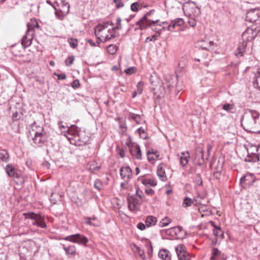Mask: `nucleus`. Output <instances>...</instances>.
<instances>
[{"instance_id":"nucleus-57","label":"nucleus","mask_w":260,"mask_h":260,"mask_svg":"<svg viewBox=\"0 0 260 260\" xmlns=\"http://www.w3.org/2000/svg\"><path fill=\"white\" fill-rule=\"evenodd\" d=\"M196 182L199 185H202L203 182L201 176L200 174H197L196 175Z\"/></svg>"},{"instance_id":"nucleus-64","label":"nucleus","mask_w":260,"mask_h":260,"mask_svg":"<svg viewBox=\"0 0 260 260\" xmlns=\"http://www.w3.org/2000/svg\"><path fill=\"white\" fill-rule=\"evenodd\" d=\"M98 25H102V26H106V28H107L108 27V26L109 25H111V26H113L114 25V23L112 22V21H107V22H104L102 23H100Z\"/></svg>"},{"instance_id":"nucleus-35","label":"nucleus","mask_w":260,"mask_h":260,"mask_svg":"<svg viewBox=\"0 0 260 260\" xmlns=\"http://www.w3.org/2000/svg\"><path fill=\"white\" fill-rule=\"evenodd\" d=\"M259 160V156L257 154L254 153L249 154L248 153L246 157L245 158V161L249 162H254Z\"/></svg>"},{"instance_id":"nucleus-37","label":"nucleus","mask_w":260,"mask_h":260,"mask_svg":"<svg viewBox=\"0 0 260 260\" xmlns=\"http://www.w3.org/2000/svg\"><path fill=\"white\" fill-rule=\"evenodd\" d=\"M81 130V128L78 127L75 125H72L68 128V134L73 136L74 138L75 139L76 136L78 135V132Z\"/></svg>"},{"instance_id":"nucleus-60","label":"nucleus","mask_w":260,"mask_h":260,"mask_svg":"<svg viewBox=\"0 0 260 260\" xmlns=\"http://www.w3.org/2000/svg\"><path fill=\"white\" fill-rule=\"evenodd\" d=\"M39 126H41L38 125L37 124V123L35 121L33 123H32L31 125L32 131L35 132V133L36 132H37V131H39Z\"/></svg>"},{"instance_id":"nucleus-46","label":"nucleus","mask_w":260,"mask_h":260,"mask_svg":"<svg viewBox=\"0 0 260 260\" xmlns=\"http://www.w3.org/2000/svg\"><path fill=\"white\" fill-rule=\"evenodd\" d=\"M171 220L168 217L166 216L159 223V226L160 227H165L169 225L171 222Z\"/></svg>"},{"instance_id":"nucleus-47","label":"nucleus","mask_w":260,"mask_h":260,"mask_svg":"<svg viewBox=\"0 0 260 260\" xmlns=\"http://www.w3.org/2000/svg\"><path fill=\"white\" fill-rule=\"evenodd\" d=\"M234 108H235L234 104L225 103L222 105V109L224 110H225L227 112H231V113H232V110H233L234 109Z\"/></svg>"},{"instance_id":"nucleus-36","label":"nucleus","mask_w":260,"mask_h":260,"mask_svg":"<svg viewBox=\"0 0 260 260\" xmlns=\"http://www.w3.org/2000/svg\"><path fill=\"white\" fill-rule=\"evenodd\" d=\"M87 166L88 167V170L92 173H94L101 168V166H99L98 163L94 161L89 162Z\"/></svg>"},{"instance_id":"nucleus-52","label":"nucleus","mask_w":260,"mask_h":260,"mask_svg":"<svg viewBox=\"0 0 260 260\" xmlns=\"http://www.w3.org/2000/svg\"><path fill=\"white\" fill-rule=\"evenodd\" d=\"M140 7V4L138 2H135L132 4L131 6V9L133 12H138Z\"/></svg>"},{"instance_id":"nucleus-4","label":"nucleus","mask_w":260,"mask_h":260,"mask_svg":"<svg viewBox=\"0 0 260 260\" xmlns=\"http://www.w3.org/2000/svg\"><path fill=\"white\" fill-rule=\"evenodd\" d=\"M94 34L103 39V42H106L115 37V33L112 28L107 29L106 26L98 25L94 27Z\"/></svg>"},{"instance_id":"nucleus-21","label":"nucleus","mask_w":260,"mask_h":260,"mask_svg":"<svg viewBox=\"0 0 260 260\" xmlns=\"http://www.w3.org/2000/svg\"><path fill=\"white\" fill-rule=\"evenodd\" d=\"M247 46V43L245 41L240 42L238 47L235 51V54L237 57H241L244 55Z\"/></svg>"},{"instance_id":"nucleus-3","label":"nucleus","mask_w":260,"mask_h":260,"mask_svg":"<svg viewBox=\"0 0 260 260\" xmlns=\"http://www.w3.org/2000/svg\"><path fill=\"white\" fill-rule=\"evenodd\" d=\"M56 4L54 7L55 17L62 21L70 12V5L66 0H56Z\"/></svg>"},{"instance_id":"nucleus-33","label":"nucleus","mask_w":260,"mask_h":260,"mask_svg":"<svg viewBox=\"0 0 260 260\" xmlns=\"http://www.w3.org/2000/svg\"><path fill=\"white\" fill-rule=\"evenodd\" d=\"M142 183L145 186H155L157 185V181L154 179L151 178H139Z\"/></svg>"},{"instance_id":"nucleus-62","label":"nucleus","mask_w":260,"mask_h":260,"mask_svg":"<svg viewBox=\"0 0 260 260\" xmlns=\"http://www.w3.org/2000/svg\"><path fill=\"white\" fill-rule=\"evenodd\" d=\"M137 227L138 229L141 231H143L146 229V224H144L142 222H139L137 224Z\"/></svg>"},{"instance_id":"nucleus-12","label":"nucleus","mask_w":260,"mask_h":260,"mask_svg":"<svg viewBox=\"0 0 260 260\" xmlns=\"http://www.w3.org/2000/svg\"><path fill=\"white\" fill-rule=\"evenodd\" d=\"M175 250L179 260H190V255L183 244L178 245L175 248Z\"/></svg>"},{"instance_id":"nucleus-23","label":"nucleus","mask_w":260,"mask_h":260,"mask_svg":"<svg viewBox=\"0 0 260 260\" xmlns=\"http://www.w3.org/2000/svg\"><path fill=\"white\" fill-rule=\"evenodd\" d=\"M84 219L85 220L84 223L86 224L93 226H98L100 225V221L95 216H93L92 217H85Z\"/></svg>"},{"instance_id":"nucleus-49","label":"nucleus","mask_w":260,"mask_h":260,"mask_svg":"<svg viewBox=\"0 0 260 260\" xmlns=\"http://www.w3.org/2000/svg\"><path fill=\"white\" fill-rule=\"evenodd\" d=\"M121 18L120 17H117L116 18V26L115 27H113L112 28V29L113 31V32H115V31L116 30H119V29H121L122 27H121Z\"/></svg>"},{"instance_id":"nucleus-14","label":"nucleus","mask_w":260,"mask_h":260,"mask_svg":"<svg viewBox=\"0 0 260 260\" xmlns=\"http://www.w3.org/2000/svg\"><path fill=\"white\" fill-rule=\"evenodd\" d=\"M257 35L255 28H247L242 34V38L246 42H250L254 39Z\"/></svg>"},{"instance_id":"nucleus-22","label":"nucleus","mask_w":260,"mask_h":260,"mask_svg":"<svg viewBox=\"0 0 260 260\" xmlns=\"http://www.w3.org/2000/svg\"><path fill=\"white\" fill-rule=\"evenodd\" d=\"M177 78L174 76H169L166 78V86L169 91H171L176 85Z\"/></svg>"},{"instance_id":"nucleus-25","label":"nucleus","mask_w":260,"mask_h":260,"mask_svg":"<svg viewBox=\"0 0 260 260\" xmlns=\"http://www.w3.org/2000/svg\"><path fill=\"white\" fill-rule=\"evenodd\" d=\"M163 164H160L157 168V175L160 180L162 181H166L167 180V177L166 175Z\"/></svg>"},{"instance_id":"nucleus-40","label":"nucleus","mask_w":260,"mask_h":260,"mask_svg":"<svg viewBox=\"0 0 260 260\" xmlns=\"http://www.w3.org/2000/svg\"><path fill=\"white\" fill-rule=\"evenodd\" d=\"M63 249L67 254L75 255L76 253V247L74 245H70L68 247L63 246Z\"/></svg>"},{"instance_id":"nucleus-2","label":"nucleus","mask_w":260,"mask_h":260,"mask_svg":"<svg viewBox=\"0 0 260 260\" xmlns=\"http://www.w3.org/2000/svg\"><path fill=\"white\" fill-rule=\"evenodd\" d=\"M154 10H150L146 13L139 20L137 21L136 25L137 27L135 28V30L137 29L144 30L146 29L148 27L152 26V30L156 31L157 34V36H159L161 31L162 30H165L166 28L165 26H162L161 29H157L156 28L154 27L155 26V24L158 22L159 20H151L149 19L148 17L154 12Z\"/></svg>"},{"instance_id":"nucleus-43","label":"nucleus","mask_w":260,"mask_h":260,"mask_svg":"<svg viewBox=\"0 0 260 260\" xmlns=\"http://www.w3.org/2000/svg\"><path fill=\"white\" fill-rule=\"evenodd\" d=\"M68 42L70 47L73 49L76 48L78 45V41L76 38H70L68 40Z\"/></svg>"},{"instance_id":"nucleus-17","label":"nucleus","mask_w":260,"mask_h":260,"mask_svg":"<svg viewBox=\"0 0 260 260\" xmlns=\"http://www.w3.org/2000/svg\"><path fill=\"white\" fill-rule=\"evenodd\" d=\"M75 140L80 143L79 145H85L89 143L90 138L86 135L85 131L81 130L76 136Z\"/></svg>"},{"instance_id":"nucleus-32","label":"nucleus","mask_w":260,"mask_h":260,"mask_svg":"<svg viewBox=\"0 0 260 260\" xmlns=\"http://www.w3.org/2000/svg\"><path fill=\"white\" fill-rule=\"evenodd\" d=\"M157 219L155 217L152 215H148L146 217L145 223L147 228L154 226L157 223Z\"/></svg>"},{"instance_id":"nucleus-58","label":"nucleus","mask_w":260,"mask_h":260,"mask_svg":"<svg viewBox=\"0 0 260 260\" xmlns=\"http://www.w3.org/2000/svg\"><path fill=\"white\" fill-rule=\"evenodd\" d=\"M54 75L57 77V79L59 80H65L67 78L66 75L64 74H58L55 72Z\"/></svg>"},{"instance_id":"nucleus-30","label":"nucleus","mask_w":260,"mask_h":260,"mask_svg":"<svg viewBox=\"0 0 260 260\" xmlns=\"http://www.w3.org/2000/svg\"><path fill=\"white\" fill-rule=\"evenodd\" d=\"M158 256L163 260H171V254L170 251L165 249H162L159 251Z\"/></svg>"},{"instance_id":"nucleus-61","label":"nucleus","mask_w":260,"mask_h":260,"mask_svg":"<svg viewBox=\"0 0 260 260\" xmlns=\"http://www.w3.org/2000/svg\"><path fill=\"white\" fill-rule=\"evenodd\" d=\"M221 170H218L217 171H215L213 173V176L214 178L216 179H219L220 176L221 175Z\"/></svg>"},{"instance_id":"nucleus-41","label":"nucleus","mask_w":260,"mask_h":260,"mask_svg":"<svg viewBox=\"0 0 260 260\" xmlns=\"http://www.w3.org/2000/svg\"><path fill=\"white\" fill-rule=\"evenodd\" d=\"M147 128H144L142 127H140L137 129V132L140 135V137L144 140L148 138V134H147L146 130Z\"/></svg>"},{"instance_id":"nucleus-16","label":"nucleus","mask_w":260,"mask_h":260,"mask_svg":"<svg viewBox=\"0 0 260 260\" xmlns=\"http://www.w3.org/2000/svg\"><path fill=\"white\" fill-rule=\"evenodd\" d=\"M30 30H27L26 34L21 40V44L24 48L30 46L32 43V41L34 37V35L30 33Z\"/></svg>"},{"instance_id":"nucleus-20","label":"nucleus","mask_w":260,"mask_h":260,"mask_svg":"<svg viewBox=\"0 0 260 260\" xmlns=\"http://www.w3.org/2000/svg\"><path fill=\"white\" fill-rule=\"evenodd\" d=\"M184 23V20L182 18H178L171 21V22L168 26V30L171 31H173L177 27L183 25Z\"/></svg>"},{"instance_id":"nucleus-26","label":"nucleus","mask_w":260,"mask_h":260,"mask_svg":"<svg viewBox=\"0 0 260 260\" xmlns=\"http://www.w3.org/2000/svg\"><path fill=\"white\" fill-rule=\"evenodd\" d=\"M14 181L17 185H23L25 182L24 177L20 171H18L12 177Z\"/></svg>"},{"instance_id":"nucleus-63","label":"nucleus","mask_w":260,"mask_h":260,"mask_svg":"<svg viewBox=\"0 0 260 260\" xmlns=\"http://www.w3.org/2000/svg\"><path fill=\"white\" fill-rule=\"evenodd\" d=\"M98 25H102V26H106V28H107L108 27V26L109 25H111V26H113L114 25V23L112 22V21H107V22H104L102 23H100Z\"/></svg>"},{"instance_id":"nucleus-18","label":"nucleus","mask_w":260,"mask_h":260,"mask_svg":"<svg viewBox=\"0 0 260 260\" xmlns=\"http://www.w3.org/2000/svg\"><path fill=\"white\" fill-rule=\"evenodd\" d=\"M120 174L122 179L128 181L132 178V170L128 166L122 167L120 170Z\"/></svg>"},{"instance_id":"nucleus-55","label":"nucleus","mask_w":260,"mask_h":260,"mask_svg":"<svg viewBox=\"0 0 260 260\" xmlns=\"http://www.w3.org/2000/svg\"><path fill=\"white\" fill-rule=\"evenodd\" d=\"M136 70L137 69L135 67H131L126 69L124 72L126 74L132 75L135 73Z\"/></svg>"},{"instance_id":"nucleus-9","label":"nucleus","mask_w":260,"mask_h":260,"mask_svg":"<svg viewBox=\"0 0 260 260\" xmlns=\"http://www.w3.org/2000/svg\"><path fill=\"white\" fill-rule=\"evenodd\" d=\"M64 240L71 242L77 243L78 244H82L85 246H86L87 243L88 242V238L85 236L80 234H76L67 236L64 238Z\"/></svg>"},{"instance_id":"nucleus-51","label":"nucleus","mask_w":260,"mask_h":260,"mask_svg":"<svg viewBox=\"0 0 260 260\" xmlns=\"http://www.w3.org/2000/svg\"><path fill=\"white\" fill-rule=\"evenodd\" d=\"M103 186L102 181L99 179H96L94 182V187L98 190H100Z\"/></svg>"},{"instance_id":"nucleus-7","label":"nucleus","mask_w":260,"mask_h":260,"mask_svg":"<svg viewBox=\"0 0 260 260\" xmlns=\"http://www.w3.org/2000/svg\"><path fill=\"white\" fill-rule=\"evenodd\" d=\"M166 234L176 239H183L186 236V232L180 226L166 230Z\"/></svg>"},{"instance_id":"nucleus-6","label":"nucleus","mask_w":260,"mask_h":260,"mask_svg":"<svg viewBox=\"0 0 260 260\" xmlns=\"http://www.w3.org/2000/svg\"><path fill=\"white\" fill-rule=\"evenodd\" d=\"M39 131L35 133L34 137L32 138V141L37 146L41 147L47 143V137L44 132L43 127L39 126Z\"/></svg>"},{"instance_id":"nucleus-44","label":"nucleus","mask_w":260,"mask_h":260,"mask_svg":"<svg viewBox=\"0 0 260 260\" xmlns=\"http://www.w3.org/2000/svg\"><path fill=\"white\" fill-rule=\"evenodd\" d=\"M220 251H219L217 248H213L212 255L210 257V260H217V257L220 256Z\"/></svg>"},{"instance_id":"nucleus-13","label":"nucleus","mask_w":260,"mask_h":260,"mask_svg":"<svg viewBox=\"0 0 260 260\" xmlns=\"http://www.w3.org/2000/svg\"><path fill=\"white\" fill-rule=\"evenodd\" d=\"M260 16V9L258 8L249 10L246 13L245 20L250 23L255 22Z\"/></svg>"},{"instance_id":"nucleus-1","label":"nucleus","mask_w":260,"mask_h":260,"mask_svg":"<svg viewBox=\"0 0 260 260\" xmlns=\"http://www.w3.org/2000/svg\"><path fill=\"white\" fill-rule=\"evenodd\" d=\"M259 115L257 111L247 109L241 119L243 129L249 133H260V131L257 128L256 122Z\"/></svg>"},{"instance_id":"nucleus-15","label":"nucleus","mask_w":260,"mask_h":260,"mask_svg":"<svg viewBox=\"0 0 260 260\" xmlns=\"http://www.w3.org/2000/svg\"><path fill=\"white\" fill-rule=\"evenodd\" d=\"M255 180V176L252 174H247L240 179V183L244 188H247L253 184Z\"/></svg>"},{"instance_id":"nucleus-34","label":"nucleus","mask_w":260,"mask_h":260,"mask_svg":"<svg viewBox=\"0 0 260 260\" xmlns=\"http://www.w3.org/2000/svg\"><path fill=\"white\" fill-rule=\"evenodd\" d=\"M201 44L200 45V47L203 50H213V42L212 41H201L200 42Z\"/></svg>"},{"instance_id":"nucleus-29","label":"nucleus","mask_w":260,"mask_h":260,"mask_svg":"<svg viewBox=\"0 0 260 260\" xmlns=\"http://www.w3.org/2000/svg\"><path fill=\"white\" fill-rule=\"evenodd\" d=\"M5 170L8 176L11 178H12V177L14 176L15 173H16L18 171L15 169V167L12 164H7L5 168Z\"/></svg>"},{"instance_id":"nucleus-45","label":"nucleus","mask_w":260,"mask_h":260,"mask_svg":"<svg viewBox=\"0 0 260 260\" xmlns=\"http://www.w3.org/2000/svg\"><path fill=\"white\" fill-rule=\"evenodd\" d=\"M117 50V47L114 44L109 45L107 49V52L112 55L115 54Z\"/></svg>"},{"instance_id":"nucleus-10","label":"nucleus","mask_w":260,"mask_h":260,"mask_svg":"<svg viewBox=\"0 0 260 260\" xmlns=\"http://www.w3.org/2000/svg\"><path fill=\"white\" fill-rule=\"evenodd\" d=\"M128 208L131 211H137L139 210V207L142 204L141 200L135 196H128L127 198Z\"/></svg>"},{"instance_id":"nucleus-5","label":"nucleus","mask_w":260,"mask_h":260,"mask_svg":"<svg viewBox=\"0 0 260 260\" xmlns=\"http://www.w3.org/2000/svg\"><path fill=\"white\" fill-rule=\"evenodd\" d=\"M23 215L25 218L34 220L32 223V225L42 229H45L47 227L44 217L42 216L40 214H36L33 212H29L24 213Z\"/></svg>"},{"instance_id":"nucleus-54","label":"nucleus","mask_w":260,"mask_h":260,"mask_svg":"<svg viewBox=\"0 0 260 260\" xmlns=\"http://www.w3.org/2000/svg\"><path fill=\"white\" fill-rule=\"evenodd\" d=\"M71 86L74 89H77L80 87V83L78 79L73 80L71 83Z\"/></svg>"},{"instance_id":"nucleus-59","label":"nucleus","mask_w":260,"mask_h":260,"mask_svg":"<svg viewBox=\"0 0 260 260\" xmlns=\"http://www.w3.org/2000/svg\"><path fill=\"white\" fill-rule=\"evenodd\" d=\"M157 37H158V36H157V34H155V35H152L151 37H147V38H146V39L145 40V42L147 43L148 42L154 41L157 40Z\"/></svg>"},{"instance_id":"nucleus-38","label":"nucleus","mask_w":260,"mask_h":260,"mask_svg":"<svg viewBox=\"0 0 260 260\" xmlns=\"http://www.w3.org/2000/svg\"><path fill=\"white\" fill-rule=\"evenodd\" d=\"M253 86L260 90V67L255 74L254 80L253 81Z\"/></svg>"},{"instance_id":"nucleus-31","label":"nucleus","mask_w":260,"mask_h":260,"mask_svg":"<svg viewBox=\"0 0 260 260\" xmlns=\"http://www.w3.org/2000/svg\"><path fill=\"white\" fill-rule=\"evenodd\" d=\"M0 159L4 162L9 161L10 154L8 151L5 149H0Z\"/></svg>"},{"instance_id":"nucleus-28","label":"nucleus","mask_w":260,"mask_h":260,"mask_svg":"<svg viewBox=\"0 0 260 260\" xmlns=\"http://www.w3.org/2000/svg\"><path fill=\"white\" fill-rule=\"evenodd\" d=\"M189 158L190 155L188 151L181 152L180 156V165L183 167L186 166L188 162Z\"/></svg>"},{"instance_id":"nucleus-24","label":"nucleus","mask_w":260,"mask_h":260,"mask_svg":"<svg viewBox=\"0 0 260 260\" xmlns=\"http://www.w3.org/2000/svg\"><path fill=\"white\" fill-rule=\"evenodd\" d=\"M27 29L30 30V33L35 35V29H38L41 30L40 25L35 18L31 19L30 22L27 24Z\"/></svg>"},{"instance_id":"nucleus-39","label":"nucleus","mask_w":260,"mask_h":260,"mask_svg":"<svg viewBox=\"0 0 260 260\" xmlns=\"http://www.w3.org/2000/svg\"><path fill=\"white\" fill-rule=\"evenodd\" d=\"M128 118L133 120L137 124L141 123L142 116L140 114L129 112L128 113Z\"/></svg>"},{"instance_id":"nucleus-11","label":"nucleus","mask_w":260,"mask_h":260,"mask_svg":"<svg viewBox=\"0 0 260 260\" xmlns=\"http://www.w3.org/2000/svg\"><path fill=\"white\" fill-rule=\"evenodd\" d=\"M127 143V145L129 149L131 154L136 159L141 160L142 159V152L140 146L136 143L131 142Z\"/></svg>"},{"instance_id":"nucleus-19","label":"nucleus","mask_w":260,"mask_h":260,"mask_svg":"<svg viewBox=\"0 0 260 260\" xmlns=\"http://www.w3.org/2000/svg\"><path fill=\"white\" fill-rule=\"evenodd\" d=\"M147 159L149 162L152 164L157 159H159V153L158 151L153 149L148 150L146 153Z\"/></svg>"},{"instance_id":"nucleus-48","label":"nucleus","mask_w":260,"mask_h":260,"mask_svg":"<svg viewBox=\"0 0 260 260\" xmlns=\"http://www.w3.org/2000/svg\"><path fill=\"white\" fill-rule=\"evenodd\" d=\"M193 203V201L191 199L186 197L183 201L182 206L184 207H187L190 206Z\"/></svg>"},{"instance_id":"nucleus-56","label":"nucleus","mask_w":260,"mask_h":260,"mask_svg":"<svg viewBox=\"0 0 260 260\" xmlns=\"http://www.w3.org/2000/svg\"><path fill=\"white\" fill-rule=\"evenodd\" d=\"M113 2L115 4V6L117 9L121 8L124 6V4L122 0H113Z\"/></svg>"},{"instance_id":"nucleus-27","label":"nucleus","mask_w":260,"mask_h":260,"mask_svg":"<svg viewBox=\"0 0 260 260\" xmlns=\"http://www.w3.org/2000/svg\"><path fill=\"white\" fill-rule=\"evenodd\" d=\"M198 211L202 217L210 216L212 214L211 210L205 205L200 206Z\"/></svg>"},{"instance_id":"nucleus-8","label":"nucleus","mask_w":260,"mask_h":260,"mask_svg":"<svg viewBox=\"0 0 260 260\" xmlns=\"http://www.w3.org/2000/svg\"><path fill=\"white\" fill-rule=\"evenodd\" d=\"M183 10L189 17H198L201 14L200 9L194 3L186 4L183 6Z\"/></svg>"},{"instance_id":"nucleus-53","label":"nucleus","mask_w":260,"mask_h":260,"mask_svg":"<svg viewBox=\"0 0 260 260\" xmlns=\"http://www.w3.org/2000/svg\"><path fill=\"white\" fill-rule=\"evenodd\" d=\"M213 233L216 237H223V232L220 228H218V230H214L213 231Z\"/></svg>"},{"instance_id":"nucleus-42","label":"nucleus","mask_w":260,"mask_h":260,"mask_svg":"<svg viewBox=\"0 0 260 260\" xmlns=\"http://www.w3.org/2000/svg\"><path fill=\"white\" fill-rule=\"evenodd\" d=\"M136 197H137L138 199L141 200L142 202H147V200L146 199L143 192L139 188H137L136 189Z\"/></svg>"},{"instance_id":"nucleus-50","label":"nucleus","mask_w":260,"mask_h":260,"mask_svg":"<svg viewBox=\"0 0 260 260\" xmlns=\"http://www.w3.org/2000/svg\"><path fill=\"white\" fill-rule=\"evenodd\" d=\"M75 57L73 55L68 56L65 60V64L68 67H70L74 62Z\"/></svg>"}]
</instances>
